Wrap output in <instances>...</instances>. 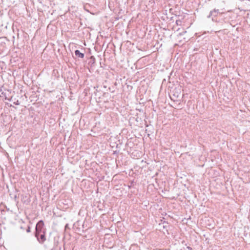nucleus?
<instances>
[{"mask_svg":"<svg viewBox=\"0 0 250 250\" xmlns=\"http://www.w3.org/2000/svg\"><path fill=\"white\" fill-rule=\"evenodd\" d=\"M180 95V93L177 94L176 95L175 94H173V96L176 97L177 98H178Z\"/></svg>","mask_w":250,"mask_h":250,"instance_id":"5","label":"nucleus"},{"mask_svg":"<svg viewBox=\"0 0 250 250\" xmlns=\"http://www.w3.org/2000/svg\"><path fill=\"white\" fill-rule=\"evenodd\" d=\"M44 225L43 222L42 221H40L37 224L36 229L37 231V234L39 233L40 231H41L42 228H43Z\"/></svg>","mask_w":250,"mask_h":250,"instance_id":"1","label":"nucleus"},{"mask_svg":"<svg viewBox=\"0 0 250 250\" xmlns=\"http://www.w3.org/2000/svg\"><path fill=\"white\" fill-rule=\"evenodd\" d=\"M75 55L78 56L79 58H83L84 57V54L81 53L78 50H76L75 52Z\"/></svg>","mask_w":250,"mask_h":250,"instance_id":"2","label":"nucleus"},{"mask_svg":"<svg viewBox=\"0 0 250 250\" xmlns=\"http://www.w3.org/2000/svg\"><path fill=\"white\" fill-rule=\"evenodd\" d=\"M40 239L41 240L42 242H44L45 241V238L44 235L42 234L41 235Z\"/></svg>","mask_w":250,"mask_h":250,"instance_id":"4","label":"nucleus"},{"mask_svg":"<svg viewBox=\"0 0 250 250\" xmlns=\"http://www.w3.org/2000/svg\"><path fill=\"white\" fill-rule=\"evenodd\" d=\"M218 13V10H214L213 11H212L210 12L209 15L208 16V17H210L211 16H216V14Z\"/></svg>","mask_w":250,"mask_h":250,"instance_id":"3","label":"nucleus"}]
</instances>
